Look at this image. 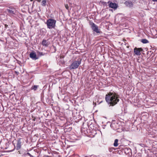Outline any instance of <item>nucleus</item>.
Masks as SVG:
<instances>
[{
  "label": "nucleus",
  "mask_w": 157,
  "mask_h": 157,
  "mask_svg": "<svg viewBox=\"0 0 157 157\" xmlns=\"http://www.w3.org/2000/svg\"><path fill=\"white\" fill-rule=\"evenodd\" d=\"M120 96L114 91L109 92L105 97L106 102L109 106H114L120 101Z\"/></svg>",
  "instance_id": "obj_1"
},
{
  "label": "nucleus",
  "mask_w": 157,
  "mask_h": 157,
  "mask_svg": "<svg viewBox=\"0 0 157 157\" xmlns=\"http://www.w3.org/2000/svg\"><path fill=\"white\" fill-rule=\"evenodd\" d=\"M78 59V60H75L73 61L71 65L68 67L69 69L70 70L78 68L79 65L81 64L82 61L81 59Z\"/></svg>",
  "instance_id": "obj_2"
},
{
  "label": "nucleus",
  "mask_w": 157,
  "mask_h": 157,
  "mask_svg": "<svg viewBox=\"0 0 157 157\" xmlns=\"http://www.w3.org/2000/svg\"><path fill=\"white\" fill-rule=\"evenodd\" d=\"M56 20L54 19H48L47 20L46 22L48 28L49 29L54 28L56 26Z\"/></svg>",
  "instance_id": "obj_3"
},
{
  "label": "nucleus",
  "mask_w": 157,
  "mask_h": 157,
  "mask_svg": "<svg viewBox=\"0 0 157 157\" xmlns=\"http://www.w3.org/2000/svg\"><path fill=\"white\" fill-rule=\"evenodd\" d=\"M89 24L93 31L96 32L97 33H101V32L100 31V29H98V27L92 21H90Z\"/></svg>",
  "instance_id": "obj_4"
},
{
  "label": "nucleus",
  "mask_w": 157,
  "mask_h": 157,
  "mask_svg": "<svg viewBox=\"0 0 157 157\" xmlns=\"http://www.w3.org/2000/svg\"><path fill=\"white\" fill-rule=\"evenodd\" d=\"M110 126L113 129L116 130L119 128V124L118 122L115 121H113L110 125Z\"/></svg>",
  "instance_id": "obj_5"
},
{
  "label": "nucleus",
  "mask_w": 157,
  "mask_h": 157,
  "mask_svg": "<svg viewBox=\"0 0 157 157\" xmlns=\"http://www.w3.org/2000/svg\"><path fill=\"white\" fill-rule=\"evenodd\" d=\"M142 51H143V49L141 48H137L135 47L133 50L135 54L137 56H140L141 54L140 52Z\"/></svg>",
  "instance_id": "obj_6"
},
{
  "label": "nucleus",
  "mask_w": 157,
  "mask_h": 157,
  "mask_svg": "<svg viewBox=\"0 0 157 157\" xmlns=\"http://www.w3.org/2000/svg\"><path fill=\"white\" fill-rule=\"evenodd\" d=\"M109 3V7L111 8H113L114 10L116 9L118 7V5L115 3H113L112 2L109 1L108 2V3Z\"/></svg>",
  "instance_id": "obj_7"
},
{
  "label": "nucleus",
  "mask_w": 157,
  "mask_h": 157,
  "mask_svg": "<svg viewBox=\"0 0 157 157\" xmlns=\"http://www.w3.org/2000/svg\"><path fill=\"white\" fill-rule=\"evenodd\" d=\"M29 57L33 60H36L38 59L36 53L34 51L31 52L29 54Z\"/></svg>",
  "instance_id": "obj_8"
},
{
  "label": "nucleus",
  "mask_w": 157,
  "mask_h": 157,
  "mask_svg": "<svg viewBox=\"0 0 157 157\" xmlns=\"http://www.w3.org/2000/svg\"><path fill=\"white\" fill-rule=\"evenodd\" d=\"M6 10L8 13L11 15L15 14L16 10L14 8L9 7V9H7Z\"/></svg>",
  "instance_id": "obj_9"
},
{
  "label": "nucleus",
  "mask_w": 157,
  "mask_h": 157,
  "mask_svg": "<svg viewBox=\"0 0 157 157\" xmlns=\"http://www.w3.org/2000/svg\"><path fill=\"white\" fill-rule=\"evenodd\" d=\"M124 4L127 7H131L133 6V4L131 1L128 0L124 2Z\"/></svg>",
  "instance_id": "obj_10"
},
{
  "label": "nucleus",
  "mask_w": 157,
  "mask_h": 157,
  "mask_svg": "<svg viewBox=\"0 0 157 157\" xmlns=\"http://www.w3.org/2000/svg\"><path fill=\"white\" fill-rule=\"evenodd\" d=\"M21 139H19L17 140V145L16 147H15V148L17 150H19L21 147Z\"/></svg>",
  "instance_id": "obj_11"
},
{
  "label": "nucleus",
  "mask_w": 157,
  "mask_h": 157,
  "mask_svg": "<svg viewBox=\"0 0 157 157\" xmlns=\"http://www.w3.org/2000/svg\"><path fill=\"white\" fill-rule=\"evenodd\" d=\"M41 44L43 46L47 47L50 44V42L47 41V40L44 39L42 40Z\"/></svg>",
  "instance_id": "obj_12"
},
{
  "label": "nucleus",
  "mask_w": 157,
  "mask_h": 157,
  "mask_svg": "<svg viewBox=\"0 0 157 157\" xmlns=\"http://www.w3.org/2000/svg\"><path fill=\"white\" fill-rule=\"evenodd\" d=\"M154 55V53L151 51H148L147 52V56L148 57V58H149L151 56H152V57H153Z\"/></svg>",
  "instance_id": "obj_13"
},
{
  "label": "nucleus",
  "mask_w": 157,
  "mask_h": 157,
  "mask_svg": "<svg viewBox=\"0 0 157 157\" xmlns=\"http://www.w3.org/2000/svg\"><path fill=\"white\" fill-rule=\"evenodd\" d=\"M39 86L38 85H34L31 88V90H33L34 91L37 90L38 87Z\"/></svg>",
  "instance_id": "obj_14"
},
{
  "label": "nucleus",
  "mask_w": 157,
  "mask_h": 157,
  "mask_svg": "<svg viewBox=\"0 0 157 157\" xmlns=\"http://www.w3.org/2000/svg\"><path fill=\"white\" fill-rule=\"evenodd\" d=\"M133 156L134 157H141V154L140 153H135L134 154Z\"/></svg>",
  "instance_id": "obj_15"
},
{
  "label": "nucleus",
  "mask_w": 157,
  "mask_h": 157,
  "mask_svg": "<svg viewBox=\"0 0 157 157\" xmlns=\"http://www.w3.org/2000/svg\"><path fill=\"white\" fill-rule=\"evenodd\" d=\"M118 140L117 139H116L114 140V142L113 144V145L114 147H116L118 146Z\"/></svg>",
  "instance_id": "obj_16"
},
{
  "label": "nucleus",
  "mask_w": 157,
  "mask_h": 157,
  "mask_svg": "<svg viewBox=\"0 0 157 157\" xmlns=\"http://www.w3.org/2000/svg\"><path fill=\"white\" fill-rule=\"evenodd\" d=\"M141 41L143 44H146L149 42L146 39H142L141 40Z\"/></svg>",
  "instance_id": "obj_17"
},
{
  "label": "nucleus",
  "mask_w": 157,
  "mask_h": 157,
  "mask_svg": "<svg viewBox=\"0 0 157 157\" xmlns=\"http://www.w3.org/2000/svg\"><path fill=\"white\" fill-rule=\"evenodd\" d=\"M47 2L46 0H43L41 2V5L43 6H45L46 5Z\"/></svg>",
  "instance_id": "obj_18"
},
{
  "label": "nucleus",
  "mask_w": 157,
  "mask_h": 157,
  "mask_svg": "<svg viewBox=\"0 0 157 157\" xmlns=\"http://www.w3.org/2000/svg\"><path fill=\"white\" fill-rule=\"evenodd\" d=\"M45 54H43L42 52H38L37 53V56H43Z\"/></svg>",
  "instance_id": "obj_19"
},
{
  "label": "nucleus",
  "mask_w": 157,
  "mask_h": 157,
  "mask_svg": "<svg viewBox=\"0 0 157 157\" xmlns=\"http://www.w3.org/2000/svg\"><path fill=\"white\" fill-rule=\"evenodd\" d=\"M115 148L114 147H110L109 148V152H112L113 150H115Z\"/></svg>",
  "instance_id": "obj_20"
},
{
  "label": "nucleus",
  "mask_w": 157,
  "mask_h": 157,
  "mask_svg": "<svg viewBox=\"0 0 157 157\" xmlns=\"http://www.w3.org/2000/svg\"><path fill=\"white\" fill-rule=\"evenodd\" d=\"M4 25L5 26V30L6 29H7L8 30H9V29H8V28H9V27H8V25L6 24H4Z\"/></svg>",
  "instance_id": "obj_21"
},
{
  "label": "nucleus",
  "mask_w": 157,
  "mask_h": 157,
  "mask_svg": "<svg viewBox=\"0 0 157 157\" xmlns=\"http://www.w3.org/2000/svg\"><path fill=\"white\" fill-rule=\"evenodd\" d=\"M65 7L66 8L67 10H68L69 8V7L68 5L67 4H65Z\"/></svg>",
  "instance_id": "obj_22"
},
{
  "label": "nucleus",
  "mask_w": 157,
  "mask_h": 157,
  "mask_svg": "<svg viewBox=\"0 0 157 157\" xmlns=\"http://www.w3.org/2000/svg\"><path fill=\"white\" fill-rule=\"evenodd\" d=\"M52 47H53V48H54V50H55V51H54V52H56V47L54 46V45H52Z\"/></svg>",
  "instance_id": "obj_23"
},
{
  "label": "nucleus",
  "mask_w": 157,
  "mask_h": 157,
  "mask_svg": "<svg viewBox=\"0 0 157 157\" xmlns=\"http://www.w3.org/2000/svg\"><path fill=\"white\" fill-rule=\"evenodd\" d=\"M26 155H28V156H31V155L29 152H27L26 154Z\"/></svg>",
  "instance_id": "obj_24"
},
{
  "label": "nucleus",
  "mask_w": 157,
  "mask_h": 157,
  "mask_svg": "<svg viewBox=\"0 0 157 157\" xmlns=\"http://www.w3.org/2000/svg\"><path fill=\"white\" fill-rule=\"evenodd\" d=\"M37 118H38V119H40V117H39L38 118H36V119H37ZM36 119V118L34 117V118L33 119V121H35Z\"/></svg>",
  "instance_id": "obj_25"
},
{
  "label": "nucleus",
  "mask_w": 157,
  "mask_h": 157,
  "mask_svg": "<svg viewBox=\"0 0 157 157\" xmlns=\"http://www.w3.org/2000/svg\"><path fill=\"white\" fill-rule=\"evenodd\" d=\"M15 73L17 74V75H18L19 74V73L16 71H15Z\"/></svg>",
  "instance_id": "obj_26"
},
{
  "label": "nucleus",
  "mask_w": 157,
  "mask_h": 157,
  "mask_svg": "<svg viewBox=\"0 0 157 157\" xmlns=\"http://www.w3.org/2000/svg\"><path fill=\"white\" fill-rule=\"evenodd\" d=\"M36 1V0H34L33 1V5L34 3H35V2Z\"/></svg>",
  "instance_id": "obj_27"
},
{
  "label": "nucleus",
  "mask_w": 157,
  "mask_h": 157,
  "mask_svg": "<svg viewBox=\"0 0 157 157\" xmlns=\"http://www.w3.org/2000/svg\"><path fill=\"white\" fill-rule=\"evenodd\" d=\"M36 1L38 2H40L41 1V0H36Z\"/></svg>",
  "instance_id": "obj_28"
},
{
  "label": "nucleus",
  "mask_w": 157,
  "mask_h": 157,
  "mask_svg": "<svg viewBox=\"0 0 157 157\" xmlns=\"http://www.w3.org/2000/svg\"><path fill=\"white\" fill-rule=\"evenodd\" d=\"M154 2H157V0H152Z\"/></svg>",
  "instance_id": "obj_29"
},
{
  "label": "nucleus",
  "mask_w": 157,
  "mask_h": 157,
  "mask_svg": "<svg viewBox=\"0 0 157 157\" xmlns=\"http://www.w3.org/2000/svg\"><path fill=\"white\" fill-rule=\"evenodd\" d=\"M30 157H33V156H32V155H31V156H30Z\"/></svg>",
  "instance_id": "obj_30"
},
{
  "label": "nucleus",
  "mask_w": 157,
  "mask_h": 157,
  "mask_svg": "<svg viewBox=\"0 0 157 157\" xmlns=\"http://www.w3.org/2000/svg\"><path fill=\"white\" fill-rule=\"evenodd\" d=\"M127 48H128L129 47V46H127Z\"/></svg>",
  "instance_id": "obj_31"
},
{
  "label": "nucleus",
  "mask_w": 157,
  "mask_h": 157,
  "mask_svg": "<svg viewBox=\"0 0 157 157\" xmlns=\"http://www.w3.org/2000/svg\"><path fill=\"white\" fill-rule=\"evenodd\" d=\"M31 1H33V0H30Z\"/></svg>",
  "instance_id": "obj_32"
}]
</instances>
